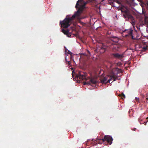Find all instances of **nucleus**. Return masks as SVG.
<instances>
[{"instance_id": "23", "label": "nucleus", "mask_w": 148, "mask_h": 148, "mask_svg": "<svg viewBox=\"0 0 148 148\" xmlns=\"http://www.w3.org/2000/svg\"><path fill=\"white\" fill-rule=\"evenodd\" d=\"M134 23L133 22V23H132V24L133 25H134Z\"/></svg>"}, {"instance_id": "15", "label": "nucleus", "mask_w": 148, "mask_h": 148, "mask_svg": "<svg viewBox=\"0 0 148 148\" xmlns=\"http://www.w3.org/2000/svg\"><path fill=\"white\" fill-rule=\"evenodd\" d=\"M138 121L140 122V123L141 124H142L143 123L142 122V120H140V119H138Z\"/></svg>"}, {"instance_id": "6", "label": "nucleus", "mask_w": 148, "mask_h": 148, "mask_svg": "<svg viewBox=\"0 0 148 148\" xmlns=\"http://www.w3.org/2000/svg\"><path fill=\"white\" fill-rule=\"evenodd\" d=\"M112 56L118 59L122 58L124 57L123 54H120L118 53H112Z\"/></svg>"}, {"instance_id": "24", "label": "nucleus", "mask_w": 148, "mask_h": 148, "mask_svg": "<svg viewBox=\"0 0 148 148\" xmlns=\"http://www.w3.org/2000/svg\"><path fill=\"white\" fill-rule=\"evenodd\" d=\"M72 76H73V72L72 73Z\"/></svg>"}, {"instance_id": "12", "label": "nucleus", "mask_w": 148, "mask_h": 148, "mask_svg": "<svg viewBox=\"0 0 148 148\" xmlns=\"http://www.w3.org/2000/svg\"><path fill=\"white\" fill-rule=\"evenodd\" d=\"M119 96L121 97L122 99H123V97L124 98H125V95L123 93H122L121 95H120Z\"/></svg>"}, {"instance_id": "3", "label": "nucleus", "mask_w": 148, "mask_h": 148, "mask_svg": "<svg viewBox=\"0 0 148 148\" xmlns=\"http://www.w3.org/2000/svg\"><path fill=\"white\" fill-rule=\"evenodd\" d=\"M117 78L116 74L114 73L113 71H112L109 76L107 77H104L103 79L101 80V81L103 83H110L111 80L115 81Z\"/></svg>"}, {"instance_id": "28", "label": "nucleus", "mask_w": 148, "mask_h": 148, "mask_svg": "<svg viewBox=\"0 0 148 148\" xmlns=\"http://www.w3.org/2000/svg\"><path fill=\"white\" fill-rule=\"evenodd\" d=\"M121 12H123L122 11H121Z\"/></svg>"}, {"instance_id": "25", "label": "nucleus", "mask_w": 148, "mask_h": 148, "mask_svg": "<svg viewBox=\"0 0 148 148\" xmlns=\"http://www.w3.org/2000/svg\"><path fill=\"white\" fill-rule=\"evenodd\" d=\"M116 45H115V46H114V47L116 48Z\"/></svg>"}, {"instance_id": "1", "label": "nucleus", "mask_w": 148, "mask_h": 148, "mask_svg": "<svg viewBox=\"0 0 148 148\" xmlns=\"http://www.w3.org/2000/svg\"><path fill=\"white\" fill-rule=\"evenodd\" d=\"M87 3V2H84V0H78L75 5L76 8H78L77 11L71 17H69V15H67L63 21H60V24L63 27L67 28L72 23L73 20L74 18L79 19L82 9Z\"/></svg>"}, {"instance_id": "14", "label": "nucleus", "mask_w": 148, "mask_h": 148, "mask_svg": "<svg viewBox=\"0 0 148 148\" xmlns=\"http://www.w3.org/2000/svg\"><path fill=\"white\" fill-rule=\"evenodd\" d=\"M140 3V5H141V6L143 7V5H146V4L143 2V3Z\"/></svg>"}, {"instance_id": "9", "label": "nucleus", "mask_w": 148, "mask_h": 148, "mask_svg": "<svg viewBox=\"0 0 148 148\" xmlns=\"http://www.w3.org/2000/svg\"><path fill=\"white\" fill-rule=\"evenodd\" d=\"M144 23L145 26L146 27L148 26V18L145 17L144 19Z\"/></svg>"}, {"instance_id": "26", "label": "nucleus", "mask_w": 148, "mask_h": 148, "mask_svg": "<svg viewBox=\"0 0 148 148\" xmlns=\"http://www.w3.org/2000/svg\"><path fill=\"white\" fill-rule=\"evenodd\" d=\"M146 119H148V117H147V118Z\"/></svg>"}, {"instance_id": "10", "label": "nucleus", "mask_w": 148, "mask_h": 148, "mask_svg": "<svg viewBox=\"0 0 148 148\" xmlns=\"http://www.w3.org/2000/svg\"><path fill=\"white\" fill-rule=\"evenodd\" d=\"M65 61L66 62V64H68V65L69 66V67H70V66H72V65L71 64V61H68L67 60L66 57H65Z\"/></svg>"}, {"instance_id": "5", "label": "nucleus", "mask_w": 148, "mask_h": 148, "mask_svg": "<svg viewBox=\"0 0 148 148\" xmlns=\"http://www.w3.org/2000/svg\"><path fill=\"white\" fill-rule=\"evenodd\" d=\"M133 30L132 29H126L123 31V32H126L127 34L125 35L126 37L129 36H130L132 39H133Z\"/></svg>"}, {"instance_id": "8", "label": "nucleus", "mask_w": 148, "mask_h": 148, "mask_svg": "<svg viewBox=\"0 0 148 148\" xmlns=\"http://www.w3.org/2000/svg\"><path fill=\"white\" fill-rule=\"evenodd\" d=\"M123 12L125 13L127 16L129 18H130L131 19H132L133 18V16L131 14H129L126 11H125Z\"/></svg>"}, {"instance_id": "7", "label": "nucleus", "mask_w": 148, "mask_h": 148, "mask_svg": "<svg viewBox=\"0 0 148 148\" xmlns=\"http://www.w3.org/2000/svg\"><path fill=\"white\" fill-rule=\"evenodd\" d=\"M62 32L64 34L66 35L67 36L69 37H71V34L70 33H69V29L66 30L63 29L62 30Z\"/></svg>"}, {"instance_id": "19", "label": "nucleus", "mask_w": 148, "mask_h": 148, "mask_svg": "<svg viewBox=\"0 0 148 148\" xmlns=\"http://www.w3.org/2000/svg\"><path fill=\"white\" fill-rule=\"evenodd\" d=\"M123 17L125 18L126 17V16L125 14H123Z\"/></svg>"}, {"instance_id": "29", "label": "nucleus", "mask_w": 148, "mask_h": 148, "mask_svg": "<svg viewBox=\"0 0 148 148\" xmlns=\"http://www.w3.org/2000/svg\"><path fill=\"white\" fill-rule=\"evenodd\" d=\"M147 99H148L147 98Z\"/></svg>"}, {"instance_id": "20", "label": "nucleus", "mask_w": 148, "mask_h": 148, "mask_svg": "<svg viewBox=\"0 0 148 148\" xmlns=\"http://www.w3.org/2000/svg\"><path fill=\"white\" fill-rule=\"evenodd\" d=\"M147 5V6H148V2L147 1V3L146 4V5Z\"/></svg>"}, {"instance_id": "17", "label": "nucleus", "mask_w": 148, "mask_h": 148, "mask_svg": "<svg viewBox=\"0 0 148 148\" xmlns=\"http://www.w3.org/2000/svg\"><path fill=\"white\" fill-rule=\"evenodd\" d=\"M147 49V47H143V49H144V50L145 51V50Z\"/></svg>"}, {"instance_id": "22", "label": "nucleus", "mask_w": 148, "mask_h": 148, "mask_svg": "<svg viewBox=\"0 0 148 148\" xmlns=\"http://www.w3.org/2000/svg\"><path fill=\"white\" fill-rule=\"evenodd\" d=\"M136 100H138V99H138V98H136Z\"/></svg>"}, {"instance_id": "4", "label": "nucleus", "mask_w": 148, "mask_h": 148, "mask_svg": "<svg viewBox=\"0 0 148 148\" xmlns=\"http://www.w3.org/2000/svg\"><path fill=\"white\" fill-rule=\"evenodd\" d=\"M113 140L112 136L108 135L104 136V138L101 140L103 142L106 141L110 145L112 143Z\"/></svg>"}, {"instance_id": "11", "label": "nucleus", "mask_w": 148, "mask_h": 148, "mask_svg": "<svg viewBox=\"0 0 148 148\" xmlns=\"http://www.w3.org/2000/svg\"><path fill=\"white\" fill-rule=\"evenodd\" d=\"M106 48L103 47H101L100 48V51L101 52H104L106 51Z\"/></svg>"}, {"instance_id": "16", "label": "nucleus", "mask_w": 148, "mask_h": 148, "mask_svg": "<svg viewBox=\"0 0 148 148\" xmlns=\"http://www.w3.org/2000/svg\"><path fill=\"white\" fill-rule=\"evenodd\" d=\"M137 0L140 3H143V0Z\"/></svg>"}, {"instance_id": "2", "label": "nucleus", "mask_w": 148, "mask_h": 148, "mask_svg": "<svg viewBox=\"0 0 148 148\" xmlns=\"http://www.w3.org/2000/svg\"><path fill=\"white\" fill-rule=\"evenodd\" d=\"M87 74L84 72L79 71L77 74L76 75L75 77L77 80L85 81L84 82V85L96 84L97 83L96 79L94 77H87Z\"/></svg>"}, {"instance_id": "18", "label": "nucleus", "mask_w": 148, "mask_h": 148, "mask_svg": "<svg viewBox=\"0 0 148 148\" xmlns=\"http://www.w3.org/2000/svg\"><path fill=\"white\" fill-rule=\"evenodd\" d=\"M147 123V122H144V123L145 125H146Z\"/></svg>"}, {"instance_id": "21", "label": "nucleus", "mask_w": 148, "mask_h": 148, "mask_svg": "<svg viewBox=\"0 0 148 148\" xmlns=\"http://www.w3.org/2000/svg\"><path fill=\"white\" fill-rule=\"evenodd\" d=\"M88 51V52L89 53V54H90V52H89V51Z\"/></svg>"}, {"instance_id": "27", "label": "nucleus", "mask_w": 148, "mask_h": 148, "mask_svg": "<svg viewBox=\"0 0 148 148\" xmlns=\"http://www.w3.org/2000/svg\"><path fill=\"white\" fill-rule=\"evenodd\" d=\"M71 69H73V68H72Z\"/></svg>"}, {"instance_id": "13", "label": "nucleus", "mask_w": 148, "mask_h": 148, "mask_svg": "<svg viewBox=\"0 0 148 148\" xmlns=\"http://www.w3.org/2000/svg\"><path fill=\"white\" fill-rule=\"evenodd\" d=\"M68 54H69L71 55V56L70 58L71 60L72 59V53L70 51H69Z\"/></svg>"}]
</instances>
